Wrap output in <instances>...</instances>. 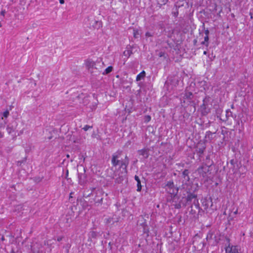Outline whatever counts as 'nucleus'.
Segmentation results:
<instances>
[{
	"mask_svg": "<svg viewBox=\"0 0 253 253\" xmlns=\"http://www.w3.org/2000/svg\"><path fill=\"white\" fill-rule=\"evenodd\" d=\"M112 163L115 167L120 166V168L122 169L121 175L118 174V176L115 178V181L117 183H121L125 179L126 173V167L128 164V160L127 156L125 157L124 160L120 159V154H114L112 156Z\"/></svg>",
	"mask_w": 253,
	"mask_h": 253,
	"instance_id": "1",
	"label": "nucleus"
},
{
	"mask_svg": "<svg viewBox=\"0 0 253 253\" xmlns=\"http://www.w3.org/2000/svg\"><path fill=\"white\" fill-rule=\"evenodd\" d=\"M165 188L169 194L175 196L178 192V188L175 186L172 181H169L167 182L165 186Z\"/></svg>",
	"mask_w": 253,
	"mask_h": 253,
	"instance_id": "2",
	"label": "nucleus"
},
{
	"mask_svg": "<svg viewBox=\"0 0 253 253\" xmlns=\"http://www.w3.org/2000/svg\"><path fill=\"white\" fill-rule=\"evenodd\" d=\"M206 239L208 241L212 243L213 245L217 244L220 240V238H219L217 233L215 234L214 232L212 230H210L208 232Z\"/></svg>",
	"mask_w": 253,
	"mask_h": 253,
	"instance_id": "3",
	"label": "nucleus"
},
{
	"mask_svg": "<svg viewBox=\"0 0 253 253\" xmlns=\"http://www.w3.org/2000/svg\"><path fill=\"white\" fill-rule=\"evenodd\" d=\"M209 168L210 166H208L206 165H204L200 167L197 169V171L200 176H202L203 178H206L207 177V173L210 170Z\"/></svg>",
	"mask_w": 253,
	"mask_h": 253,
	"instance_id": "4",
	"label": "nucleus"
},
{
	"mask_svg": "<svg viewBox=\"0 0 253 253\" xmlns=\"http://www.w3.org/2000/svg\"><path fill=\"white\" fill-rule=\"evenodd\" d=\"M85 67L91 73L95 72L94 67L95 66V62L88 59L85 62Z\"/></svg>",
	"mask_w": 253,
	"mask_h": 253,
	"instance_id": "5",
	"label": "nucleus"
},
{
	"mask_svg": "<svg viewBox=\"0 0 253 253\" xmlns=\"http://www.w3.org/2000/svg\"><path fill=\"white\" fill-rule=\"evenodd\" d=\"M78 179L79 183L81 185L84 184L86 182V176L85 173V170L84 169V172L83 173H78Z\"/></svg>",
	"mask_w": 253,
	"mask_h": 253,
	"instance_id": "6",
	"label": "nucleus"
},
{
	"mask_svg": "<svg viewBox=\"0 0 253 253\" xmlns=\"http://www.w3.org/2000/svg\"><path fill=\"white\" fill-rule=\"evenodd\" d=\"M225 251L227 253H239L238 247L235 246L229 245L226 248Z\"/></svg>",
	"mask_w": 253,
	"mask_h": 253,
	"instance_id": "7",
	"label": "nucleus"
},
{
	"mask_svg": "<svg viewBox=\"0 0 253 253\" xmlns=\"http://www.w3.org/2000/svg\"><path fill=\"white\" fill-rule=\"evenodd\" d=\"M104 65V64L101 59L97 60L95 62V66L94 67L95 70L100 72L103 68Z\"/></svg>",
	"mask_w": 253,
	"mask_h": 253,
	"instance_id": "8",
	"label": "nucleus"
},
{
	"mask_svg": "<svg viewBox=\"0 0 253 253\" xmlns=\"http://www.w3.org/2000/svg\"><path fill=\"white\" fill-rule=\"evenodd\" d=\"M189 171L188 169H185L182 172V176L186 181H189L190 178L189 176Z\"/></svg>",
	"mask_w": 253,
	"mask_h": 253,
	"instance_id": "9",
	"label": "nucleus"
},
{
	"mask_svg": "<svg viewBox=\"0 0 253 253\" xmlns=\"http://www.w3.org/2000/svg\"><path fill=\"white\" fill-rule=\"evenodd\" d=\"M197 196L193 193H190L189 194L186 198L187 201L188 202L191 201L192 199H194L195 201H196L197 202H198V200L196 199Z\"/></svg>",
	"mask_w": 253,
	"mask_h": 253,
	"instance_id": "10",
	"label": "nucleus"
},
{
	"mask_svg": "<svg viewBox=\"0 0 253 253\" xmlns=\"http://www.w3.org/2000/svg\"><path fill=\"white\" fill-rule=\"evenodd\" d=\"M94 29H99L102 27V23L99 21H94L92 25Z\"/></svg>",
	"mask_w": 253,
	"mask_h": 253,
	"instance_id": "11",
	"label": "nucleus"
},
{
	"mask_svg": "<svg viewBox=\"0 0 253 253\" xmlns=\"http://www.w3.org/2000/svg\"><path fill=\"white\" fill-rule=\"evenodd\" d=\"M185 3L186 2L184 0H178L175 3L174 6L176 8H179L181 6H183Z\"/></svg>",
	"mask_w": 253,
	"mask_h": 253,
	"instance_id": "12",
	"label": "nucleus"
},
{
	"mask_svg": "<svg viewBox=\"0 0 253 253\" xmlns=\"http://www.w3.org/2000/svg\"><path fill=\"white\" fill-rule=\"evenodd\" d=\"M135 179L137 182V190L138 191H140L141 189V187H142L141 185V181L139 179L138 176L137 175L135 176Z\"/></svg>",
	"mask_w": 253,
	"mask_h": 253,
	"instance_id": "13",
	"label": "nucleus"
},
{
	"mask_svg": "<svg viewBox=\"0 0 253 253\" xmlns=\"http://www.w3.org/2000/svg\"><path fill=\"white\" fill-rule=\"evenodd\" d=\"M112 70H113V67L111 66H109L103 72V75L108 74L110 73V72H111L112 71Z\"/></svg>",
	"mask_w": 253,
	"mask_h": 253,
	"instance_id": "14",
	"label": "nucleus"
},
{
	"mask_svg": "<svg viewBox=\"0 0 253 253\" xmlns=\"http://www.w3.org/2000/svg\"><path fill=\"white\" fill-rule=\"evenodd\" d=\"M209 36H206L204 38V41L201 42V44L205 45L207 47L209 46Z\"/></svg>",
	"mask_w": 253,
	"mask_h": 253,
	"instance_id": "15",
	"label": "nucleus"
},
{
	"mask_svg": "<svg viewBox=\"0 0 253 253\" xmlns=\"http://www.w3.org/2000/svg\"><path fill=\"white\" fill-rule=\"evenodd\" d=\"M15 129V128L14 127H13V126H10L9 125L7 126V128H6L7 132L9 134L12 133L14 131Z\"/></svg>",
	"mask_w": 253,
	"mask_h": 253,
	"instance_id": "16",
	"label": "nucleus"
},
{
	"mask_svg": "<svg viewBox=\"0 0 253 253\" xmlns=\"http://www.w3.org/2000/svg\"><path fill=\"white\" fill-rule=\"evenodd\" d=\"M168 0H156L157 2L158 5H159V7H161V6L163 5H165L168 1Z\"/></svg>",
	"mask_w": 253,
	"mask_h": 253,
	"instance_id": "17",
	"label": "nucleus"
},
{
	"mask_svg": "<svg viewBox=\"0 0 253 253\" xmlns=\"http://www.w3.org/2000/svg\"><path fill=\"white\" fill-rule=\"evenodd\" d=\"M89 235L90 237H91L93 238H95L96 237V236H97V233L96 232L92 231L90 232Z\"/></svg>",
	"mask_w": 253,
	"mask_h": 253,
	"instance_id": "18",
	"label": "nucleus"
},
{
	"mask_svg": "<svg viewBox=\"0 0 253 253\" xmlns=\"http://www.w3.org/2000/svg\"><path fill=\"white\" fill-rule=\"evenodd\" d=\"M131 53V52L129 49H126L124 51V55L127 57L130 55Z\"/></svg>",
	"mask_w": 253,
	"mask_h": 253,
	"instance_id": "19",
	"label": "nucleus"
},
{
	"mask_svg": "<svg viewBox=\"0 0 253 253\" xmlns=\"http://www.w3.org/2000/svg\"><path fill=\"white\" fill-rule=\"evenodd\" d=\"M201 109H202V113L203 114H204V115L207 114L209 113V111H207L206 110V109H205V105L204 104H203V105L201 106Z\"/></svg>",
	"mask_w": 253,
	"mask_h": 253,
	"instance_id": "20",
	"label": "nucleus"
},
{
	"mask_svg": "<svg viewBox=\"0 0 253 253\" xmlns=\"http://www.w3.org/2000/svg\"><path fill=\"white\" fill-rule=\"evenodd\" d=\"M172 14L173 16L176 17L178 15V8L175 7V10L172 12Z\"/></svg>",
	"mask_w": 253,
	"mask_h": 253,
	"instance_id": "21",
	"label": "nucleus"
},
{
	"mask_svg": "<svg viewBox=\"0 0 253 253\" xmlns=\"http://www.w3.org/2000/svg\"><path fill=\"white\" fill-rule=\"evenodd\" d=\"M144 122L148 123L151 120V117L149 115L145 116L143 118Z\"/></svg>",
	"mask_w": 253,
	"mask_h": 253,
	"instance_id": "22",
	"label": "nucleus"
},
{
	"mask_svg": "<svg viewBox=\"0 0 253 253\" xmlns=\"http://www.w3.org/2000/svg\"><path fill=\"white\" fill-rule=\"evenodd\" d=\"M142 79V72H141L136 77V81L138 82Z\"/></svg>",
	"mask_w": 253,
	"mask_h": 253,
	"instance_id": "23",
	"label": "nucleus"
},
{
	"mask_svg": "<svg viewBox=\"0 0 253 253\" xmlns=\"http://www.w3.org/2000/svg\"><path fill=\"white\" fill-rule=\"evenodd\" d=\"M9 111L8 110H6L3 113V117L1 118V119L3 120V117L7 118L9 115Z\"/></svg>",
	"mask_w": 253,
	"mask_h": 253,
	"instance_id": "24",
	"label": "nucleus"
},
{
	"mask_svg": "<svg viewBox=\"0 0 253 253\" xmlns=\"http://www.w3.org/2000/svg\"><path fill=\"white\" fill-rule=\"evenodd\" d=\"M97 197H98V196L97 195L95 198L96 203H98L99 204L102 203V200H103V198H101L100 199H99V198L98 199Z\"/></svg>",
	"mask_w": 253,
	"mask_h": 253,
	"instance_id": "25",
	"label": "nucleus"
},
{
	"mask_svg": "<svg viewBox=\"0 0 253 253\" xmlns=\"http://www.w3.org/2000/svg\"><path fill=\"white\" fill-rule=\"evenodd\" d=\"M139 35V34L137 31L133 30V36L135 38H138Z\"/></svg>",
	"mask_w": 253,
	"mask_h": 253,
	"instance_id": "26",
	"label": "nucleus"
},
{
	"mask_svg": "<svg viewBox=\"0 0 253 253\" xmlns=\"http://www.w3.org/2000/svg\"><path fill=\"white\" fill-rule=\"evenodd\" d=\"M192 95V93L190 92H188L185 93V97L187 98H190V96Z\"/></svg>",
	"mask_w": 253,
	"mask_h": 253,
	"instance_id": "27",
	"label": "nucleus"
},
{
	"mask_svg": "<svg viewBox=\"0 0 253 253\" xmlns=\"http://www.w3.org/2000/svg\"><path fill=\"white\" fill-rule=\"evenodd\" d=\"M92 126H88V125H85L84 127H83V129L84 130V131H87V130H88L89 128H91Z\"/></svg>",
	"mask_w": 253,
	"mask_h": 253,
	"instance_id": "28",
	"label": "nucleus"
},
{
	"mask_svg": "<svg viewBox=\"0 0 253 253\" xmlns=\"http://www.w3.org/2000/svg\"><path fill=\"white\" fill-rule=\"evenodd\" d=\"M213 134V133H212L211 131H208L207 132L206 137H208L209 138L211 137Z\"/></svg>",
	"mask_w": 253,
	"mask_h": 253,
	"instance_id": "29",
	"label": "nucleus"
},
{
	"mask_svg": "<svg viewBox=\"0 0 253 253\" xmlns=\"http://www.w3.org/2000/svg\"><path fill=\"white\" fill-rule=\"evenodd\" d=\"M234 209H233V213L234 214H237L238 213V209H236L235 211H234Z\"/></svg>",
	"mask_w": 253,
	"mask_h": 253,
	"instance_id": "30",
	"label": "nucleus"
},
{
	"mask_svg": "<svg viewBox=\"0 0 253 253\" xmlns=\"http://www.w3.org/2000/svg\"><path fill=\"white\" fill-rule=\"evenodd\" d=\"M205 34L206 35V36H209V31L208 29H207L205 31Z\"/></svg>",
	"mask_w": 253,
	"mask_h": 253,
	"instance_id": "31",
	"label": "nucleus"
},
{
	"mask_svg": "<svg viewBox=\"0 0 253 253\" xmlns=\"http://www.w3.org/2000/svg\"><path fill=\"white\" fill-rule=\"evenodd\" d=\"M5 13V10H2V11L0 12V14H1V15H2L3 16H4Z\"/></svg>",
	"mask_w": 253,
	"mask_h": 253,
	"instance_id": "32",
	"label": "nucleus"
},
{
	"mask_svg": "<svg viewBox=\"0 0 253 253\" xmlns=\"http://www.w3.org/2000/svg\"><path fill=\"white\" fill-rule=\"evenodd\" d=\"M5 124V121H4V124H3L2 123H0V128L4 127Z\"/></svg>",
	"mask_w": 253,
	"mask_h": 253,
	"instance_id": "33",
	"label": "nucleus"
},
{
	"mask_svg": "<svg viewBox=\"0 0 253 253\" xmlns=\"http://www.w3.org/2000/svg\"><path fill=\"white\" fill-rule=\"evenodd\" d=\"M204 149H201V148H200V149H199V153H201V154L203 153V152H204Z\"/></svg>",
	"mask_w": 253,
	"mask_h": 253,
	"instance_id": "34",
	"label": "nucleus"
},
{
	"mask_svg": "<svg viewBox=\"0 0 253 253\" xmlns=\"http://www.w3.org/2000/svg\"><path fill=\"white\" fill-rule=\"evenodd\" d=\"M23 162V161H18L17 162V165L18 166H21Z\"/></svg>",
	"mask_w": 253,
	"mask_h": 253,
	"instance_id": "35",
	"label": "nucleus"
},
{
	"mask_svg": "<svg viewBox=\"0 0 253 253\" xmlns=\"http://www.w3.org/2000/svg\"><path fill=\"white\" fill-rule=\"evenodd\" d=\"M145 35H146V37H151V35L148 32L146 33Z\"/></svg>",
	"mask_w": 253,
	"mask_h": 253,
	"instance_id": "36",
	"label": "nucleus"
},
{
	"mask_svg": "<svg viewBox=\"0 0 253 253\" xmlns=\"http://www.w3.org/2000/svg\"><path fill=\"white\" fill-rule=\"evenodd\" d=\"M180 207H181V205L180 204L176 205V206H175V208H177V209H179Z\"/></svg>",
	"mask_w": 253,
	"mask_h": 253,
	"instance_id": "37",
	"label": "nucleus"
},
{
	"mask_svg": "<svg viewBox=\"0 0 253 253\" xmlns=\"http://www.w3.org/2000/svg\"><path fill=\"white\" fill-rule=\"evenodd\" d=\"M64 0H59V2L60 4H63L64 3Z\"/></svg>",
	"mask_w": 253,
	"mask_h": 253,
	"instance_id": "38",
	"label": "nucleus"
},
{
	"mask_svg": "<svg viewBox=\"0 0 253 253\" xmlns=\"http://www.w3.org/2000/svg\"><path fill=\"white\" fill-rule=\"evenodd\" d=\"M97 194H99V195H102V194H103V193L101 191H98Z\"/></svg>",
	"mask_w": 253,
	"mask_h": 253,
	"instance_id": "39",
	"label": "nucleus"
},
{
	"mask_svg": "<svg viewBox=\"0 0 253 253\" xmlns=\"http://www.w3.org/2000/svg\"><path fill=\"white\" fill-rule=\"evenodd\" d=\"M250 15L251 16V19H253V13L250 12Z\"/></svg>",
	"mask_w": 253,
	"mask_h": 253,
	"instance_id": "40",
	"label": "nucleus"
},
{
	"mask_svg": "<svg viewBox=\"0 0 253 253\" xmlns=\"http://www.w3.org/2000/svg\"><path fill=\"white\" fill-rule=\"evenodd\" d=\"M61 240H62V237H58L57 238V241H60Z\"/></svg>",
	"mask_w": 253,
	"mask_h": 253,
	"instance_id": "41",
	"label": "nucleus"
},
{
	"mask_svg": "<svg viewBox=\"0 0 253 253\" xmlns=\"http://www.w3.org/2000/svg\"><path fill=\"white\" fill-rule=\"evenodd\" d=\"M227 113V116H229L230 115V114L229 113H231V112L230 111L228 112V111H227L226 112Z\"/></svg>",
	"mask_w": 253,
	"mask_h": 253,
	"instance_id": "42",
	"label": "nucleus"
},
{
	"mask_svg": "<svg viewBox=\"0 0 253 253\" xmlns=\"http://www.w3.org/2000/svg\"><path fill=\"white\" fill-rule=\"evenodd\" d=\"M233 163H234V160H231L230 161V164L233 165Z\"/></svg>",
	"mask_w": 253,
	"mask_h": 253,
	"instance_id": "43",
	"label": "nucleus"
},
{
	"mask_svg": "<svg viewBox=\"0 0 253 253\" xmlns=\"http://www.w3.org/2000/svg\"><path fill=\"white\" fill-rule=\"evenodd\" d=\"M1 241H4V238L3 236H2L1 238Z\"/></svg>",
	"mask_w": 253,
	"mask_h": 253,
	"instance_id": "44",
	"label": "nucleus"
},
{
	"mask_svg": "<svg viewBox=\"0 0 253 253\" xmlns=\"http://www.w3.org/2000/svg\"><path fill=\"white\" fill-rule=\"evenodd\" d=\"M204 54L206 55L207 54V52L206 51H204Z\"/></svg>",
	"mask_w": 253,
	"mask_h": 253,
	"instance_id": "45",
	"label": "nucleus"
},
{
	"mask_svg": "<svg viewBox=\"0 0 253 253\" xmlns=\"http://www.w3.org/2000/svg\"><path fill=\"white\" fill-rule=\"evenodd\" d=\"M145 76V72L144 71H143V77Z\"/></svg>",
	"mask_w": 253,
	"mask_h": 253,
	"instance_id": "46",
	"label": "nucleus"
},
{
	"mask_svg": "<svg viewBox=\"0 0 253 253\" xmlns=\"http://www.w3.org/2000/svg\"><path fill=\"white\" fill-rule=\"evenodd\" d=\"M163 56V53H162V52H161V53H160V57H161V56Z\"/></svg>",
	"mask_w": 253,
	"mask_h": 253,
	"instance_id": "47",
	"label": "nucleus"
},
{
	"mask_svg": "<svg viewBox=\"0 0 253 253\" xmlns=\"http://www.w3.org/2000/svg\"><path fill=\"white\" fill-rule=\"evenodd\" d=\"M145 229L143 227V233H145Z\"/></svg>",
	"mask_w": 253,
	"mask_h": 253,
	"instance_id": "48",
	"label": "nucleus"
},
{
	"mask_svg": "<svg viewBox=\"0 0 253 253\" xmlns=\"http://www.w3.org/2000/svg\"><path fill=\"white\" fill-rule=\"evenodd\" d=\"M205 206H206L205 209H206V208H207L208 207V206H207L206 205H205Z\"/></svg>",
	"mask_w": 253,
	"mask_h": 253,
	"instance_id": "49",
	"label": "nucleus"
},
{
	"mask_svg": "<svg viewBox=\"0 0 253 253\" xmlns=\"http://www.w3.org/2000/svg\"><path fill=\"white\" fill-rule=\"evenodd\" d=\"M143 156H144V153H145V151H144V150H143Z\"/></svg>",
	"mask_w": 253,
	"mask_h": 253,
	"instance_id": "50",
	"label": "nucleus"
},
{
	"mask_svg": "<svg viewBox=\"0 0 253 253\" xmlns=\"http://www.w3.org/2000/svg\"><path fill=\"white\" fill-rule=\"evenodd\" d=\"M140 89H141V87L140 88V89L138 91H140Z\"/></svg>",
	"mask_w": 253,
	"mask_h": 253,
	"instance_id": "51",
	"label": "nucleus"
},
{
	"mask_svg": "<svg viewBox=\"0 0 253 253\" xmlns=\"http://www.w3.org/2000/svg\"><path fill=\"white\" fill-rule=\"evenodd\" d=\"M68 171L67 170V174H68Z\"/></svg>",
	"mask_w": 253,
	"mask_h": 253,
	"instance_id": "52",
	"label": "nucleus"
},
{
	"mask_svg": "<svg viewBox=\"0 0 253 253\" xmlns=\"http://www.w3.org/2000/svg\"><path fill=\"white\" fill-rule=\"evenodd\" d=\"M196 207H197V208L199 207V206L198 205H196Z\"/></svg>",
	"mask_w": 253,
	"mask_h": 253,
	"instance_id": "53",
	"label": "nucleus"
},
{
	"mask_svg": "<svg viewBox=\"0 0 253 253\" xmlns=\"http://www.w3.org/2000/svg\"><path fill=\"white\" fill-rule=\"evenodd\" d=\"M1 27V24L0 23V27Z\"/></svg>",
	"mask_w": 253,
	"mask_h": 253,
	"instance_id": "54",
	"label": "nucleus"
}]
</instances>
